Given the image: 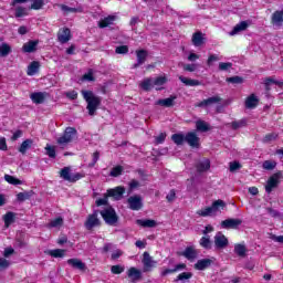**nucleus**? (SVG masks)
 I'll list each match as a JSON object with an SVG mask.
<instances>
[{"mask_svg": "<svg viewBox=\"0 0 283 283\" xmlns=\"http://www.w3.org/2000/svg\"><path fill=\"white\" fill-rule=\"evenodd\" d=\"M81 94L84 101L87 103L86 109L88 111L90 116H94L96 114V109L101 107L102 98L96 96L92 91H81Z\"/></svg>", "mask_w": 283, "mask_h": 283, "instance_id": "nucleus-1", "label": "nucleus"}, {"mask_svg": "<svg viewBox=\"0 0 283 283\" xmlns=\"http://www.w3.org/2000/svg\"><path fill=\"white\" fill-rule=\"evenodd\" d=\"M227 207V203H224L221 199L214 201L211 207L201 209L197 211L198 216H201L202 218H207V216H213V213H217V211H220V209H224Z\"/></svg>", "mask_w": 283, "mask_h": 283, "instance_id": "nucleus-2", "label": "nucleus"}, {"mask_svg": "<svg viewBox=\"0 0 283 283\" xmlns=\"http://www.w3.org/2000/svg\"><path fill=\"white\" fill-rule=\"evenodd\" d=\"M60 177H62L63 180H66V182H77L81 178H85V174L75 172L72 175V168L64 167L60 170Z\"/></svg>", "mask_w": 283, "mask_h": 283, "instance_id": "nucleus-3", "label": "nucleus"}, {"mask_svg": "<svg viewBox=\"0 0 283 283\" xmlns=\"http://www.w3.org/2000/svg\"><path fill=\"white\" fill-rule=\"evenodd\" d=\"M101 216L106 224H108L109 227H116V222H118V216L116 214V210H114V208L108 207L102 210Z\"/></svg>", "mask_w": 283, "mask_h": 283, "instance_id": "nucleus-4", "label": "nucleus"}, {"mask_svg": "<svg viewBox=\"0 0 283 283\" xmlns=\"http://www.w3.org/2000/svg\"><path fill=\"white\" fill-rule=\"evenodd\" d=\"M76 128L66 127L63 135L57 138V145H60L61 147H65V145H69V143H72V140H74V136H76Z\"/></svg>", "mask_w": 283, "mask_h": 283, "instance_id": "nucleus-5", "label": "nucleus"}, {"mask_svg": "<svg viewBox=\"0 0 283 283\" xmlns=\"http://www.w3.org/2000/svg\"><path fill=\"white\" fill-rule=\"evenodd\" d=\"M84 227L87 231H92L95 227H101V219H98V211H94L92 214H88L86 221L84 222Z\"/></svg>", "mask_w": 283, "mask_h": 283, "instance_id": "nucleus-6", "label": "nucleus"}, {"mask_svg": "<svg viewBox=\"0 0 283 283\" xmlns=\"http://www.w3.org/2000/svg\"><path fill=\"white\" fill-rule=\"evenodd\" d=\"M281 178H282V172H276L269 178V180L265 185L266 193H271V191H273V189H276V187L280 185Z\"/></svg>", "mask_w": 283, "mask_h": 283, "instance_id": "nucleus-7", "label": "nucleus"}, {"mask_svg": "<svg viewBox=\"0 0 283 283\" xmlns=\"http://www.w3.org/2000/svg\"><path fill=\"white\" fill-rule=\"evenodd\" d=\"M199 253L200 252L193 245H190L187 247L185 251L180 252L179 255L186 258V260H188L189 262H196V260H198Z\"/></svg>", "mask_w": 283, "mask_h": 283, "instance_id": "nucleus-8", "label": "nucleus"}, {"mask_svg": "<svg viewBox=\"0 0 283 283\" xmlns=\"http://www.w3.org/2000/svg\"><path fill=\"white\" fill-rule=\"evenodd\" d=\"M128 208L132 209V211H140L143 209V197L135 195L127 199Z\"/></svg>", "mask_w": 283, "mask_h": 283, "instance_id": "nucleus-9", "label": "nucleus"}, {"mask_svg": "<svg viewBox=\"0 0 283 283\" xmlns=\"http://www.w3.org/2000/svg\"><path fill=\"white\" fill-rule=\"evenodd\" d=\"M144 258H143V264H144V273H149V271H151V269H156V264H158V262H156L154 260V258H151V255H149V252H144Z\"/></svg>", "mask_w": 283, "mask_h": 283, "instance_id": "nucleus-10", "label": "nucleus"}, {"mask_svg": "<svg viewBox=\"0 0 283 283\" xmlns=\"http://www.w3.org/2000/svg\"><path fill=\"white\" fill-rule=\"evenodd\" d=\"M214 247L216 249H227L229 247V239L222 232H218L214 235Z\"/></svg>", "mask_w": 283, "mask_h": 283, "instance_id": "nucleus-11", "label": "nucleus"}, {"mask_svg": "<svg viewBox=\"0 0 283 283\" xmlns=\"http://www.w3.org/2000/svg\"><path fill=\"white\" fill-rule=\"evenodd\" d=\"M221 102L222 97L216 95L195 104V107H211V105H218Z\"/></svg>", "mask_w": 283, "mask_h": 283, "instance_id": "nucleus-12", "label": "nucleus"}, {"mask_svg": "<svg viewBox=\"0 0 283 283\" xmlns=\"http://www.w3.org/2000/svg\"><path fill=\"white\" fill-rule=\"evenodd\" d=\"M106 193L108 198H114V200H122L123 195L125 193V187L118 186L116 188L108 189Z\"/></svg>", "mask_w": 283, "mask_h": 283, "instance_id": "nucleus-13", "label": "nucleus"}, {"mask_svg": "<svg viewBox=\"0 0 283 283\" xmlns=\"http://www.w3.org/2000/svg\"><path fill=\"white\" fill-rule=\"evenodd\" d=\"M186 143H188L190 147L198 148L200 147V137H198V134H196V132L187 133Z\"/></svg>", "mask_w": 283, "mask_h": 283, "instance_id": "nucleus-14", "label": "nucleus"}, {"mask_svg": "<svg viewBox=\"0 0 283 283\" xmlns=\"http://www.w3.org/2000/svg\"><path fill=\"white\" fill-rule=\"evenodd\" d=\"M72 39V31L67 28H62L57 32V41L62 44L67 43Z\"/></svg>", "mask_w": 283, "mask_h": 283, "instance_id": "nucleus-15", "label": "nucleus"}, {"mask_svg": "<svg viewBox=\"0 0 283 283\" xmlns=\"http://www.w3.org/2000/svg\"><path fill=\"white\" fill-rule=\"evenodd\" d=\"M242 224L241 219H226L221 222L222 229H238Z\"/></svg>", "mask_w": 283, "mask_h": 283, "instance_id": "nucleus-16", "label": "nucleus"}, {"mask_svg": "<svg viewBox=\"0 0 283 283\" xmlns=\"http://www.w3.org/2000/svg\"><path fill=\"white\" fill-rule=\"evenodd\" d=\"M127 276L129 277L130 282H138V280H142L143 277V272H140V270L136 269V268H130L127 271Z\"/></svg>", "mask_w": 283, "mask_h": 283, "instance_id": "nucleus-17", "label": "nucleus"}, {"mask_svg": "<svg viewBox=\"0 0 283 283\" xmlns=\"http://www.w3.org/2000/svg\"><path fill=\"white\" fill-rule=\"evenodd\" d=\"M213 264V261L211 259H201L198 260L195 264L196 271H205L206 269H209Z\"/></svg>", "mask_w": 283, "mask_h": 283, "instance_id": "nucleus-18", "label": "nucleus"}, {"mask_svg": "<svg viewBox=\"0 0 283 283\" xmlns=\"http://www.w3.org/2000/svg\"><path fill=\"white\" fill-rule=\"evenodd\" d=\"M136 224L143 227L144 229H154L157 227L156 220L154 219H137Z\"/></svg>", "mask_w": 283, "mask_h": 283, "instance_id": "nucleus-19", "label": "nucleus"}, {"mask_svg": "<svg viewBox=\"0 0 283 283\" xmlns=\"http://www.w3.org/2000/svg\"><path fill=\"white\" fill-rule=\"evenodd\" d=\"M137 54V63L133 65L134 69L140 67L147 61L148 53L145 50L136 51Z\"/></svg>", "mask_w": 283, "mask_h": 283, "instance_id": "nucleus-20", "label": "nucleus"}, {"mask_svg": "<svg viewBox=\"0 0 283 283\" xmlns=\"http://www.w3.org/2000/svg\"><path fill=\"white\" fill-rule=\"evenodd\" d=\"M66 262L69 266H72V269H77L78 271H85L86 269L85 263L80 259H69Z\"/></svg>", "mask_w": 283, "mask_h": 283, "instance_id": "nucleus-21", "label": "nucleus"}, {"mask_svg": "<svg viewBox=\"0 0 283 283\" xmlns=\"http://www.w3.org/2000/svg\"><path fill=\"white\" fill-rule=\"evenodd\" d=\"M247 28H249V22L242 21V22L235 24L229 34H230V36H235V34H240V32H244V30H247Z\"/></svg>", "mask_w": 283, "mask_h": 283, "instance_id": "nucleus-22", "label": "nucleus"}, {"mask_svg": "<svg viewBox=\"0 0 283 283\" xmlns=\"http://www.w3.org/2000/svg\"><path fill=\"white\" fill-rule=\"evenodd\" d=\"M176 96H170L168 98L158 99L155 105H159L160 107H174L176 103L174 102Z\"/></svg>", "mask_w": 283, "mask_h": 283, "instance_id": "nucleus-23", "label": "nucleus"}, {"mask_svg": "<svg viewBox=\"0 0 283 283\" xmlns=\"http://www.w3.org/2000/svg\"><path fill=\"white\" fill-rule=\"evenodd\" d=\"M197 171L203 174V171H209L211 169V161L209 159H203L197 164Z\"/></svg>", "mask_w": 283, "mask_h": 283, "instance_id": "nucleus-24", "label": "nucleus"}, {"mask_svg": "<svg viewBox=\"0 0 283 283\" xmlns=\"http://www.w3.org/2000/svg\"><path fill=\"white\" fill-rule=\"evenodd\" d=\"M45 96H46L45 93L38 92V93H32L30 95V98L33 103H35V105H41L42 103H45Z\"/></svg>", "mask_w": 283, "mask_h": 283, "instance_id": "nucleus-25", "label": "nucleus"}, {"mask_svg": "<svg viewBox=\"0 0 283 283\" xmlns=\"http://www.w3.org/2000/svg\"><path fill=\"white\" fill-rule=\"evenodd\" d=\"M179 81L184 83V85H186L187 87H198V85H201L200 81L188 78L182 75L179 76Z\"/></svg>", "mask_w": 283, "mask_h": 283, "instance_id": "nucleus-26", "label": "nucleus"}, {"mask_svg": "<svg viewBox=\"0 0 283 283\" xmlns=\"http://www.w3.org/2000/svg\"><path fill=\"white\" fill-rule=\"evenodd\" d=\"M258 103H260V99L255 96V94H251L247 99H245V107L248 109H253L258 107Z\"/></svg>", "mask_w": 283, "mask_h": 283, "instance_id": "nucleus-27", "label": "nucleus"}, {"mask_svg": "<svg viewBox=\"0 0 283 283\" xmlns=\"http://www.w3.org/2000/svg\"><path fill=\"white\" fill-rule=\"evenodd\" d=\"M139 87H142L144 92H150V90L155 87L154 78H149V77L144 78L143 82L139 83Z\"/></svg>", "mask_w": 283, "mask_h": 283, "instance_id": "nucleus-28", "label": "nucleus"}, {"mask_svg": "<svg viewBox=\"0 0 283 283\" xmlns=\"http://www.w3.org/2000/svg\"><path fill=\"white\" fill-rule=\"evenodd\" d=\"M36 45H39V41H29L23 44L22 50L27 53L36 52Z\"/></svg>", "mask_w": 283, "mask_h": 283, "instance_id": "nucleus-29", "label": "nucleus"}, {"mask_svg": "<svg viewBox=\"0 0 283 283\" xmlns=\"http://www.w3.org/2000/svg\"><path fill=\"white\" fill-rule=\"evenodd\" d=\"M202 43H205V36L202 35V32H196L192 35V44L196 48H200V45H202Z\"/></svg>", "mask_w": 283, "mask_h": 283, "instance_id": "nucleus-30", "label": "nucleus"}, {"mask_svg": "<svg viewBox=\"0 0 283 283\" xmlns=\"http://www.w3.org/2000/svg\"><path fill=\"white\" fill-rule=\"evenodd\" d=\"M116 21V15H108L98 22L99 28H108Z\"/></svg>", "mask_w": 283, "mask_h": 283, "instance_id": "nucleus-31", "label": "nucleus"}, {"mask_svg": "<svg viewBox=\"0 0 283 283\" xmlns=\"http://www.w3.org/2000/svg\"><path fill=\"white\" fill-rule=\"evenodd\" d=\"M34 196V191H24V192H19L17 195V200L18 202H25V200H30Z\"/></svg>", "mask_w": 283, "mask_h": 283, "instance_id": "nucleus-32", "label": "nucleus"}, {"mask_svg": "<svg viewBox=\"0 0 283 283\" xmlns=\"http://www.w3.org/2000/svg\"><path fill=\"white\" fill-rule=\"evenodd\" d=\"M39 67H41V64L36 61H33L29 66L27 74L28 76H34L39 72Z\"/></svg>", "mask_w": 283, "mask_h": 283, "instance_id": "nucleus-33", "label": "nucleus"}, {"mask_svg": "<svg viewBox=\"0 0 283 283\" xmlns=\"http://www.w3.org/2000/svg\"><path fill=\"white\" fill-rule=\"evenodd\" d=\"M234 253L239 255V258H247V247L240 243L235 244Z\"/></svg>", "mask_w": 283, "mask_h": 283, "instance_id": "nucleus-34", "label": "nucleus"}, {"mask_svg": "<svg viewBox=\"0 0 283 283\" xmlns=\"http://www.w3.org/2000/svg\"><path fill=\"white\" fill-rule=\"evenodd\" d=\"M14 212H7L3 216V222H4V227L8 229V227H10V224H12V222H14Z\"/></svg>", "mask_w": 283, "mask_h": 283, "instance_id": "nucleus-35", "label": "nucleus"}, {"mask_svg": "<svg viewBox=\"0 0 283 283\" xmlns=\"http://www.w3.org/2000/svg\"><path fill=\"white\" fill-rule=\"evenodd\" d=\"M197 132H209V124L207 122L199 119L196 122Z\"/></svg>", "mask_w": 283, "mask_h": 283, "instance_id": "nucleus-36", "label": "nucleus"}, {"mask_svg": "<svg viewBox=\"0 0 283 283\" xmlns=\"http://www.w3.org/2000/svg\"><path fill=\"white\" fill-rule=\"evenodd\" d=\"M59 227H63V218L59 217L50 221L49 229H59Z\"/></svg>", "mask_w": 283, "mask_h": 283, "instance_id": "nucleus-37", "label": "nucleus"}, {"mask_svg": "<svg viewBox=\"0 0 283 283\" xmlns=\"http://www.w3.org/2000/svg\"><path fill=\"white\" fill-rule=\"evenodd\" d=\"M192 277H193V273H191V272H184V273H180L177 276L175 282H187V280H191Z\"/></svg>", "mask_w": 283, "mask_h": 283, "instance_id": "nucleus-38", "label": "nucleus"}, {"mask_svg": "<svg viewBox=\"0 0 283 283\" xmlns=\"http://www.w3.org/2000/svg\"><path fill=\"white\" fill-rule=\"evenodd\" d=\"M171 140L175 145H184V143L186 142V136L182 134H174L171 136Z\"/></svg>", "mask_w": 283, "mask_h": 283, "instance_id": "nucleus-39", "label": "nucleus"}, {"mask_svg": "<svg viewBox=\"0 0 283 283\" xmlns=\"http://www.w3.org/2000/svg\"><path fill=\"white\" fill-rule=\"evenodd\" d=\"M32 143V139L24 140L19 148L20 154H25L28 149H31Z\"/></svg>", "mask_w": 283, "mask_h": 283, "instance_id": "nucleus-40", "label": "nucleus"}, {"mask_svg": "<svg viewBox=\"0 0 283 283\" xmlns=\"http://www.w3.org/2000/svg\"><path fill=\"white\" fill-rule=\"evenodd\" d=\"M199 244L202 249H211V238L209 235L202 237Z\"/></svg>", "mask_w": 283, "mask_h": 283, "instance_id": "nucleus-41", "label": "nucleus"}, {"mask_svg": "<svg viewBox=\"0 0 283 283\" xmlns=\"http://www.w3.org/2000/svg\"><path fill=\"white\" fill-rule=\"evenodd\" d=\"M49 255H51V258H65V250L63 249L50 250Z\"/></svg>", "mask_w": 283, "mask_h": 283, "instance_id": "nucleus-42", "label": "nucleus"}, {"mask_svg": "<svg viewBox=\"0 0 283 283\" xmlns=\"http://www.w3.org/2000/svg\"><path fill=\"white\" fill-rule=\"evenodd\" d=\"M4 180L9 182V185H23L20 179H17L14 176L4 175Z\"/></svg>", "mask_w": 283, "mask_h": 283, "instance_id": "nucleus-43", "label": "nucleus"}, {"mask_svg": "<svg viewBox=\"0 0 283 283\" xmlns=\"http://www.w3.org/2000/svg\"><path fill=\"white\" fill-rule=\"evenodd\" d=\"M232 129H242V127H247V119H240L231 123Z\"/></svg>", "mask_w": 283, "mask_h": 283, "instance_id": "nucleus-44", "label": "nucleus"}, {"mask_svg": "<svg viewBox=\"0 0 283 283\" xmlns=\"http://www.w3.org/2000/svg\"><path fill=\"white\" fill-rule=\"evenodd\" d=\"M21 17H28V9L23 7L15 8V18L21 19Z\"/></svg>", "mask_w": 283, "mask_h": 283, "instance_id": "nucleus-45", "label": "nucleus"}, {"mask_svg": "<svg viewBox=\"0 0 283 283\" xmlns=\"http://www.w3.org/2000/svg\"><path fill=\"white\" fill-rule=\"evenodd\" d=\"M12 52V49L7 43L0 45V56H8Z\"/></svg>", "mask_w": 283, "mask_h": 283, "instance_id": "nucleus-46", "label": "nucleus"}, {"mask_svg": "<svg viewBox=\"0 0 283 283\" xmlns=\"http://www.w3.org/2000/svg\"><path fill=\"white\" fill-rule=\"evenodd\" d=\"M45 151L49 158H56V148L54 146L46 145Z\"/></svg>", "mask_w": 283, "mask_h": 283, "instance_id": "nucleus-47", "label": "nucleus"}, {"mask_svg": "<svg viewBox=\"0 0 283 283\" xmlns=\"http://www.w3.org/2000/svg\"><path fill=\"white\" fill-rule=\"evenodd\" d=\"M123 174V168L122 166H116L111 170L109 176H112V178H118V176H120Z\"/></svg>", "mask_w": 283, "mask_h": 283, "instance_id": "nucleus-48", "label": "nucleus"}, {"mask_svg": "<svg viewBox=\"0 0 283 283\" xmlns=\"http://www.w3.org/2000/svg\"><path fill=\"white\" fill-rule=\"evenodd\" d=\"M43 6H45V2L43 0H34L30 7V10H41Z\"/></svg>", "mask_w": 283, "mask_h": 283, "instance_id": "nucleus-49", "label": "nucleus"}, {"mask_svg": "<svg viewBox=\"0 0 283 283\" xmlns=\"http://www.w3.org/2000/svg\"><path fill=\"white\" fill-rule=\"evenodd\" d=\"M227 83H233L235 85H240L242 83H244V78L240 77V76H232V77H228Z\"/></svg>", "mask_w": 283, "mask_h": 283, "instance_id": "nucleus-50", "label": "nucleus"}, {"mask_svg": "<svg viewBox=\"0 0 283 283\" xmlns=\"http://www.w3.org/2000/svg\"><path fill=\"white\" fill-rule=\"evenodd\" d=\"M277 163L272 161V160H265L263 163V169H266L268 171L273 170L274 167H276Z\"/></svg>", "mask_w": 283, "mask_h": 283, "instance_id": "nucleus-51", "label": "nucleus"}, {"mask_svg": "<svg viewBox=\"0 0 283 283\" xmlns=\"http://www.w3.org/2000/svg\"><path fill=\"white\" fill-rule=\"evenodd\" d=\"M10 266V261H8L4 258H0V273H2V271H6L7 269H9Z\"/></svg>", "mask_w": 283, "mask_h": 283, "instance_id": "nucleus-52", "label": "nucleus"}, {"mask_svg": "<svg viewBox=\"0 0 283 283\" xmlns=\"http://www.w3.org/2000/svg\"><path fill=\"white\" fill-rule=\"evenodd\" d=\"M125 271V268L122 266V265H113L111 268V272L114 274V275H120V273H123Z\"/></svg>", "mask_w": 283, "mask_h": 283, "instance_id": "nucleus-53", "label": "nucleus"}, {"mask_svg": "<svg viewBox=\"0 0 283 283\" xmlns=\"http://www.w3.org/2000/svg\"><path fill=\"white\" fill-rule=\"evenodd\" d=\"M153 83H154V86L165 85L167 83V77L165 76L156 77L155 80H153Z\"/></svg>", "mask_w": 283, "mask_h": 283, "instance_id": "nucleus-54", "label": "nucleus"}, {"mask_svg": "<svg viewBox=\"0 0 283 283\" xmlns=\"http://www.w3.org/2000/svg\"><path fill=\"white\" fill-rule=\"evenodd\" d=\"M230 67H233V64L231 62L219 63V70H221V72H227V70H229Z\"/></svg>", "mask_w": 283, "mask_h": 283, "instance_id": "nucleus-55", "label": "nucleus"}, {"mask_svg": "<svg viewBox=\"0 0 283 283\" xmlns=\"http://www.w3.org/2000/svg\"><path fill=\"white\" fill-rule=\"evenodd\" d=\"M182 67L185 72H196L198 70L197 64H182Z\"/></svg>", "mask_w": 283, "mask_h": 283, "instance_id": "nucleus-56", "label": "nucleus"}, {"mask_svg": "<svg viewBox=\"0 0 283 283\" xmlns=\"http://www.w3.org/2000/svg\"><path fill=\"white\" fill-rule=\"evenodd\" d=\"M66 98L70 101H76L78 98V93L76 91H69L65 93Z\"/></svg>", "mask_w": 283, "mask_h": 283, "instance_id": "nucleus-57", "label": "nucleus"}, {"mask_svg": "<svg viewBox=\"0 0 283 283\" xmlns=\"http://www.w3.org/2000/svg\"><path fill=\"white\" fill-rule=\"evenodd\" d=\"M116 54H127L129 52V48L127 45H120L115 49Z\"/></svg>", "mask_w": 283, "mask_h": 283, "instance_id": "nucleus-58", "label": "nucleus"}, {"mask_svg": "<svg viewBox=\"0 0 283 283\" xmlns=\"http://www.w3.org/2000/svg\"><path fill=\"white\" fill-rule=\"evenodd\" d=\"M107 198H109V196H107V193H106L104 198L97 199V200L95 201V205H96L97 207H103L104 205H107Z\"/></svg>", "mask_w": 283, "mask_h": 283, "instance_id": "nucleus-59", "label": "nucleus"}, {"mask_svg": "<svg viewBox=\"0 0 283 283\" xmlns=\"http://www.w3.org/2000/svg\"><path fill=\"white\" fill-rule=\"evenodd\" d=\"M165 138H167V134L160 133V134L156 137V144H157V145H163V143H165Z\"/></svg>", "mask_w": 283, "mask_h": 283, "instance_id": "nucleus-60", "label": "nucleus"}, {"mask_svg": "<svg viewBox=\"0 0 283 283\" xmlns=\"http://www.w3.org/2000/svg\"><path fill=\"white\" fill-rule=\"evenodd\" d=\"M241 165L238 161L230 163V171H238V169H241Z\"/></svg>", "mask_w": 283, "mask_h": 283, "instance_id": "nucleus-61", "label": "nucleus"}, {"mask_svg": "<svg viewBox=\"0 0 283 283\" xmlns=\"http://www.w3.org/2000/svg\"><path fill=\"white\" fill-rule=\"evenodd\" d=\"M168 202H174L176 200V190H170L169 193L166 196Z\"/></svg>", "mask_w": 283, "mask_h": 283, "instance_id": "nucleus-62", "label": "nucleus"}, {"mask_svg": "<svg viewBox=\"0 0 283 283\" xmlns=\"http://www.w3.org/2000/svg\"><path fill=\"white\" fill-rule=\"evenodd\" d=\"M101 157L98 151H95L93 154V161L91 164H88V167H94V165H96V163H98V158Z\"/></svg>", "mask_w": 283, "mask_h": 283, "instance_id": "nucleus-63", "label": "nucleus"}, {"mask_svg": "<svg viewBox=\"0 0 283 283\" xmlns=\"http://www.w3.org/2000/svg\"><path fill=\"white\" fill-rule=\"evenodd\" d=\"M120 255H123V252L120 250H115L112 255L111 259L112 260H118V258H120Z\"/></svg>", "mask_w": 283, "mask_h": 283, "instance_id": "nucleus-64", "label": "nucleus"}]
</instances>
